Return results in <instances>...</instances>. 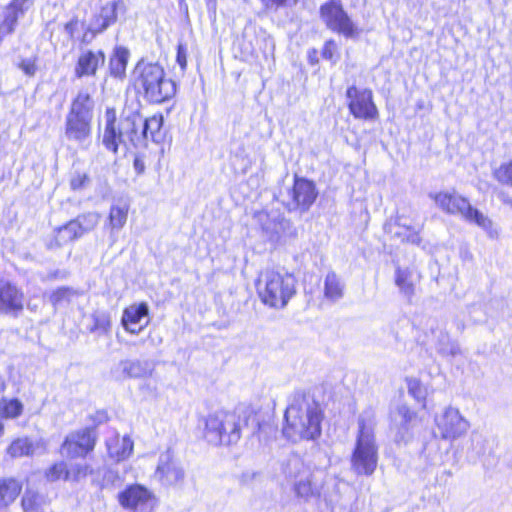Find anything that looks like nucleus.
I'll return each instance as SVG.
<instances>
[{"label":"nucleus","instance_id":"obj_1","mask_svg":"<svg viewBox=\"0 0 512 512\" xmlns=\"http://www.w3.org/2000/svg\"><path fill=\"white\" fill-rule=\"evenodd\" d=\"M284 418L283 434L291 441L315 440L321 435L323 414L319 404L310 397L294 396Z\"/></svg>","mask_w":512,"mask_h":512},{"label":"nucleus","instance_id":"obj_2","mask_svg":"<svg viewBox=\"0 0 512 512\" xmlns=\"http://www.w3.org/2000/svg\"><path fill=\"white\" fill-rule=\"evenodd\" d=\"M132 82L137 94L149 103H164L176 93L175 82L157 62L138 61L132 72Z\"/></svg>","mask_w":512,"mask_h":512},{"label":"nucleus","instance_id":"obj_3","mask_svg":"<svg viewBox=\"0 0 512 512\" xmlns=\"http://www.w3.org/2000/svg\"><path fill=\"white\" fill-rule=\"evenodd\" d=\"M376 416L372 409L364 410L358 418V432L351 454V470L357 475L371 476L378 463L375 438Z\"/></svg>","mask_w":512,"mask_h":512},{"label":"nucleus","instance_id":"obj_4","mask_svg":"<svg viewBox=\"0 0 512 512\" xmlns=\"http://www.w3.org/2000/svg\"><path fill=\"white\" fill-rule=\"evenodd\" d=\"M106 126L103 134L104 146L113 153H117L118 148L123 146L125 149L129 145H140V127L142 116L132 110H124L120 118H116V112L108 108L105 112Z\"/></svg>","mask_w":512,"mask_h":512},{"label":"nucleus","instance_id":"obj_5","mask_svg":"<svg viewBox=\"0 0 512 512\" xmlns=\"http://www.w3.org/2000/svg\"><path fill=\"white\" fill-rule=\"evenodd\" d=\"M296 292V279L292 274L269 269L261 273L258 294L265 305L282 309Z\"/></svg>","mask_w":512,"mask_h":512},{"label":"nucleus","instance_id":"obj_6","mask_svg":"<svg viewBox=\"0 0 512 512\" xmlns=\"http://www.w3.org/2000/svg\"><path fill=\"white\" fill-rule=\"evenodd\" d=\"M429 197L435 202L436 206L449 215L461 216L465 221L475 224L485 230L490 237H494L497 232L493 229L492 220L484 215L480 210L474 208L469 200L455 191H440L430 193Z\"/></svg>","mask_w":512,"mask_h":512},{"label":"nucleus","instance_id":"obj_7","mask_svg":"<svg viewBox=\"0 0 512 512\" xmlns=\"http://www.w3.org/2000/svg\"><path fill=\"white\" fill-rule=\"evenodd\" d=\"M244 422L235 412L215 411L205 420V437L214 445L236 444L241 438Z\"/></svg>","mask_w":512,"mask_h":512},{"label":"nucleus","instance_id":"obj_8","mask_svg":"<svg viewBox=\"0 0 512 512\" xmlns=\"http://www.w3.org/2000/svg\"><path fill=\"white\" fill-rule=\"evenodd\" d=\"M120 505L129 512H155L158 499L142 485H131L118 495Z\"/></svg>","mask_w":512,"mask_h":512},{"label":"nucleus","instance_id":"obj_9","mask_svg":"<svg viewBox=\"0 0 512 512\" xmlns=\"http://www.w3.org/2000/svg\"><path fill=\"white\" fill-rule=\"evenodd\" d=\"M320 12L323 21L332 31L347 38H354L359 34L358 28L339 3L335 1L326 3L321 7Z\"/></svg>","mask_w":512,"mask_h":512},{"label":"nucleus","instance_id":"obj_10","mask_svg":"<svg viewBox=\"0 0 512 512\" xmlns=\"http://www.w3.org/2000/svg\"><path fill=\"white\" fill-rule=\"evenodd\" d=\"M320 12L323 21L332 31L347 38H354L359 34L358 28L339 3L335 1L326 3L321 7Z\"/></svg>","mask_w":512,"mask_h":512},{"label":"nucleus","instance_id":"obj_11","mask_svg":"<svg viewBox=\"0 0 512 512\" xmlns=\"http://www.w3.org/2000/svg\"><path fill=\"white\" fill-rule=\"evenodd\" d=\"M320 12L323 21L332 31L347 38H354L359 34L358 28L339 3L335 1L326 3L321 7Z\"/></svg>","mask_w":512,"mask_h":512},{"label":"nucleus","instance_id":"obj_12","mask_svg":"<svg viewBox=\"0 0 512 512\" xmlns=\"http://www.w3.org/2000/svg\"><path fill=\"white\" fill-rule=\"evenodd\" d=\"M350 113L358 119L376 120L378 109L373 102V93L370 89H360L350 86L346 91Z\"/></svg>","mask_w":512,"mask_h":512},{"label":"nucleus","instance_id":"obj_13","mask_svg":"<svg viewBox=\"0 0 512 512\" xmlns=\"http://www.w3.org/2000/svg\"><path fill=\"white\" fill-rule=\"evenodd\" d=\"M154 478L164 487H178L184 483L185 471L168 450L159 456Z\"/></svg>","mask_w":512,"mask_h":512},{"label":"nucleus","instance_id":"obj_14","mask_svg":"<svg viewBox=\"0 0 512 512\" xmlns=\"http://www.w3.org/2000/svg\"><path fill=\"white\" fill-rule=\"evenodd\" d=\"M435 423L441 438L450 441L464 436L470 427L459 410L453 407H447L442 414L436 416Z\"/></svg>","mask_w":512,"mask_h":512},{"label":"nucleus","instance_id":"obj_15","mask_svg":"<svg viewBox=\"0 0 512 512\" xmlns=\"http://www.w3.org/2000/svg\"><path fill=\"white\" fill-rule=\"evenodd\" d=\"M96 444V432L93 428H84L68 434L61 445L62 455L68 458L85 457Z\"/></svg>","mask_w":512,"mask_h":512},{"label":"nucleus","instance_id":"obj_16","mask_svg":"<svg viewBox=\"0 0 512 512\" xmlns=\"http://www.w3.org/2000/svg\"><path fill=\"white\" fill-rule=\"evenodd\" d=\"M288 194L290 199L286 203L287 208L290 211L306 212L315 202L318 192L312 181L295 176L294 185Z\"/></svg>","mask_w":512,"mask_h":512},{"label":"nucleus","instance_id":"obj_17","mask_svg":"<svg viewBox=\"0 0 512 512\" xmlns=\"http://www.w3.org/2000/svg\"><path fill=\"white\" fill-rule=\"evenodd\" d=\"M25 295L14 283L0 279V314L17 318L24 310Z\"/></svg>","mask_w":512,"mask_h":512},{"label":"nucleus","instance_id":"obj_18","mask_svg":"<svg viewBox=\"0 0 512 512\" xmlns=\"http://www.w3.org/2000/svg\"><path fill=\"white\" fill-rule=\"evenodd\" d=\"M415 418L416 414L404 404L398 405L391 412V429L395 432L394 438L397 443H406L411 439L412 422Z\"/></svg>","mask_w":512,"mask_h":512},{"label":"nucleus","instance_id":"obj_19","mask_svg":"<svg viewBox=\"0 0 512 512\" xmlns=\"http://www.w3.org/2000/svg\"><path fill=\"white\" fill-rule=\"evenodd\" d=\"M121 0H113L105 3L99 13L95 14L88 25L87 32L84 34V40L91 33V37L96 34L104 32L109 26L114 24L117 20V10L122 5Z\"/></svg>","mask_w":512,"mask_h":512},{"label":"nucleus","instance_id":"obj_20","mask_svg":"<svg viewBox=\"0 0 512 512\" xmlns=\"http://www.w3.org/2000/svg\"><path fill=\"white\" fill-rule=\"evenodd\" d=\"M154 370L155 364L151 360L126 359L118 363L113 374L117 379L148 378Z\"/></svg>","mask_w":512,"mask_h":512},{"label":"nucleus","instance_id":"obj_21","mask_svg":"<svg viewBox=\"0 0 512 512\" xmlns=\"http://www.w3.org/2000/svg\"><path fill=\"white\" fill-rule=\"evenodd\" d=\"M105 63V54L102 50H83L78 56L74 67V76L78 79L93 77L98 69Z\"/></svg>","mask_w":512,"mask_h":512},{"label":"nucleus","instance_id":"obj_22","mask_svg":"<svg viewBox=\"0 0 512 512\" xmlns=\"http://www.w3.org/2000/svg\"><path fill=\"white\" fill-rule=\"evenodd\" d=\"M149 307L146 303L134 304L127 307L122 316V324L124 328L132 333H139L146 325H148Z\"/></svg>","mask_w":512,"mask_h":512},{"label":"nucleus","instance_id":"obj_23","mask_svg":"<svg viewBox=\"0 0 512 512\" xmlns=\"http://www.w3.org/2000/svg\"><path fill=\"white\" fill-rule=\"evenodd\" d=\"M92 120L67 114L65 120V136L68 140L84 142L91 135Z\"/></svg>","mask_w":512,"mask_h":512},{"label":"nucleus","instance_id":"obj_24","mask_svg":"<svg viewBox=\"0 0 512 512\" xmlns=\"http://www.w3.org/2000/svg\"><path fill=\"white\" fill-rule=\"evenodd\" d=\"M94 100L88 88L82 89L71 103L68 114L92 120Z\"/></svg>","mask_w":512,"mask_h":512},{"label":"nucleus","instance_id":"obj_25","mask_svg":"<svg viewBox=\"0 0 512 512\" xmlns=\"http://www.w3.org/2000/svg\"><path fill=\"white\" fill-rule=\"evenodd\" d=\"M76 224L71 220L55 230L53 238L47 243L49 249H58L80 238Z\"/></svg>","mask_w":512,"mask_h":512},{"label":"nucleus","instance_id":"obj_26","mask_svg":"<svg viewBox=\"0 0 512 512\" xmlns=\"http://www.w3.org/2000/svg\"><path fill=\"white\" fill-rule=\"evenodd\" d=\"M163 125V117L161 115H154L144 119L142 117V124L140 127V142L143 144L147 140L159 142L162 139L161 128Z\"/></svg>","mask_w":512,"mask_h":512},{"label":"nucleus","instance_id":"obj_27","mask_svg":"<svg viewBox=\"0 0 512 512\" xmlns=\"http://www.w3.org/2000/svg\"><path fill=\"white\" fill-rule=\"evenodd\" d=\"M129 205L126 202L118 201L117 203L112 204L109 216L108 223L111 228V237H113L112 243L116 241L114 237V232L121 230L128 218Z\"/></svg>","mask_w":512,"mask_h":512},{"label":"nucleus","instance_id":"obj_28","mask_svg":"<svg viewBox=\"0 0 512 512\" xmlns=\"http://www.w3.org/2000/svg\"><path fill=\"white\" fill-rule=\"evenodd\" d=\"M22 490V483L15 478L0 479V509L12 504Z\"/></svg>","mask_w":512,"mask_h":512},{"label":"nucleus","instance_id":"obj_29","mask_svg":"<svg viewBox=\"0 0 512 512\" xmlns=\"http://www.w3.org/2000/svg\"><path fill=\"white\" fill-rule=\"evenodd\" d=\"M42 447L41 442H33L27 437H21L13 440L7 447L6 453L11 458H19L24 456H32L36 450Z\"/></svg>","mask_w":512,"mask_h":512},{"label":"nucleus","instance_id":"obj_30","mask_svg":"<svg viewBox=\"0 0 512 512\" xmlns=\"http://www.w3.org/2000/svg\"><path fill=\"white\" fill-rule=\"evenodd\" d=\"M419 281V275L414 271L406 268L396 270L395 283L399 287L401 293L411 299L415 293V285Z\"/></svg>","mask_w":512,"mask_h":512},{"label":"nucleus","instance_id":"obj_31","mask_svg":"<svg viewBox=\"0 0 512 512\" xmlns=\"http://www.w3.org/2000/svg\"><path fill=\"white\" fill-rule=\"evenodd\" d=\"M108 454L115 461H122L127 459L133 451V441L125 436L123 438H116L107 443Z\"/></svg>","mask_w":512,"mask_h":512},{"label":"nucleus","instance_id":"obj_32","mask_svg":"<svg viewBox=\"0 0 512 512\" xmlns=\"http://www.w3.org/2000/svg\"><path fill=\"white\" fill-rule=\"evenodd\" d=\"M130 53L125 47H116L109 61L110 73L115 78H123L126 74V67Z\"/></svg>","mask_w":512,"mask_h":512},{"label":"nucleus","instance_id":"obj_33","mask_svg":"<svg viewBox=\"0 0 512 512\" xmlns=\"http://www.w3.org/2000/svg\"><path fill=\"white\" fill-rule=\"evenodd\" d=\"M345 285L340 277L333 271L329 272L324 280V297L331 301L337 302L344 296Z\"/></svg>","mask_w":512,"mask_h":512},{"label":"nucleus","instance_id":"obj_34","mask_svg":"<svg viewBox=\"0 0 512 512\" xmlns=\"http://www.w3.org/2000/svg\"><path fill=\"white\" fill-rule=\"evenodd\" d=\"M31 5V0H13L8 6L2 28L12 32L18 17Z\"/></svg>","mask_w":512,"mask_h":512},{"label":"nucleus","instance_id":"obj_35","mask_svg":"<svg viewBox=\"0 0 512 512\" xmlns=\"http://www.w3.org/2000/svg\"><path fill=\"white\" fill-rule=\"evenodd\" d=\"M47 503V499L44 495L29 488L25 490L21 500L24 512H44V507Z\"/></svg>","mask_w":512,"mask_h":512},{"label":"nucleus","instance_id":"obj_36","mask_svg":"<svg viewBox=\"0 0 512 512\" xmlns=\"http://www.w3.org/2000/svg\"><path fill=\"white\" fill-rule=\"evenodd\" d=\"M258 217L260 221L265 220V222L262 224V229L265 231L271 241L278 240L284 227L288 226L289 224L284 220H270L269 216L265 213H260Z\"/></svg>","mask_w":512,"mask_h":512},{"label":"nucleus","instance_id":"obj_37","mask_svg":"<svg viewBox=\"0 0 512 512\" xmlns=\"http://www.w3.org/2000/svg\"><path fill=\"white\" fill-rule=\"evenodd\" d=\"M311 472L305 473L298 480L294 481V491L296 495L305 500L315 495L316 490L312 485Z\"/></svg>","mask_w":512,"mask_h":512},{"label":"nucleus","instance_id":"obj_38","mask_svg":"<svg viewBox=\"0 0 512 512\" xmlns=\"http://www.w3.org/2000/svg\"><path fill=\"white\" fill-rule=\"evenodd\" d=\"M309 471L310 470L304 465L303 461L297 456L289 458L284 468L286 477L294 481L298 480Z\"/></svg>","mask_w":512,"mask_h":512},{"label":"nucleus","instance_id":"obj_39","mask_svg":"<svg viewBox=\"0 0 512 512\" xmlns=\"http://www.w3.org/2000/svg\"><path fill=\"white\" fill-rule=\"evenodd\" d=\"M23 412V404L18 399L0 401V417L15 419Z\"/></svg>","mask_w":512,"mask_h":512},{"label":"nucleus","instance_id":"obj_40","mask_svg":"<svg viewBox=\"0 0 512 512\" xmlns=\"http://www.w3.org/2000/svg\"><path fill=\"white\" fill-rule=\"evenodd\" d=\"M72 221L76 224L77 231L79 232L80 236H83L85 233L93 230L97 226L99 222V215L97 213L89 212L79 215Z\"/></svg>","mask_w":512,"mask_h":512},{"label":"nucleus","instance_id":"obj_41","mask_svg":"<svg viewBox=\"0 0 512 512\" xmlns=\"http://www.w3.org/2000/svg\"><path fill=\"white\" fill-rule=\"evenodd\" d=\"M91 318L93 320V325L90 328L91 332H97L100 335L109 332L111 327V319L109 313L97 310L93 312Z\"/></svg>","mask_w":512,"mask_h":512},{"label":"nucleus","instance_id":"obj_42","mask_svg":"<svg viewBox=\"0 0 512 512\" xmlns=\"http://www.w3.org/2000/svg\"><path fill=\"white\" fill-rule=\"evenodd\" d=\"M93 473V468L87 463H72L66 472V481L79 482Z\"/></svg>","mask_w":512,"mask_h":512},{"label":"nucleus","instance_id":"obj_43","mask_svg":"<svg viewBox=\"0 0 512 512\" xmlns=\"http://www.w3.org/2000/svg\"><path fill=\"white\" fill-rule=\"evenodd\" d=\"M76 294L73 288L59 287L49 295V301L54 307H57L63 301L69 302Z\"/></svg>","mask_w":512,"mask_h":512},{"label":"nucleus","instance_id":"obj_44","mask_svg":"<svg viewBox=\"0 0 512 512\" xmlns=\"http://www.w3.org/2000/svg\"><path fill=\"white\" fill-rule=\"evenodd\" d=\"M90 184V177L89 175L80 170H74L71 173L69 185L70 188L74 191L83 190Z\"/></svg>","mask_w":512,"mask_h":512},{"label":"nucleus","instance_id":"obj_45","mask_svg":"<svg viewBox=\"0 0 512 512\" xmlns=\"http://www.w3.org/2000/svg\"><path fill=\"white\" fill-rule=\"evenodd\" d=\"M494 177L498 182L512 186V162L501 164L494 171Z\"/></svg>","mask_w":512,"mask_h":512},{"label":"nucleus","instance_id":"obj_46","mask_svg":"<svg viewBox=\"0 0 512 512\" xmlns=\"http://www.w3.org/2000/svg\"><path fill=\"white\" fill-rule=\"evenodd\" d=\"M68 471V466L65 462H59L50 467L46 472V477L49 481H57L59 479H64L66 481V472Z\"/></svg>","mask_w":512,"mask_h":512},{"label":"nucleus","instance_id":"obj_47","mask_svg":"<svg viewBox=\"0 0 512 512\" xmlns=\"http://www.w3.org/2000/svg\"><path fill=\"white\" fill-rule=\"evenodd\" d=\"M446 345H439L438 352L445 356H456L461 353L460 346L455 341L450 340L448 334H443Z\"/></svg>","mask_w":512,"mask_h":512},{"label":"nucleus","instance_id":"obj_48","mask_svg":"<svg viewBox=\"0 0 512 512\" xmlns=\"http://www.w3.org/2000/svg\"><path fill=\"white\" fill-rule=\"evenodd\" d=\"M408 393L418 401H421L425 398L424 389L422 388L421 383L416 379H411L408 381Z\"/></svg>","mask_w":512,"mask_h":512},{"label":"nucleus","instance_id":"obj_49","mask_svg":"<svg viewBox=\"0 0 512 512\" xmlns=\"http://www.w3.org/2000/svg\"><path fill=\"white\" fill-rule=\"evenodd\" d=\"M18 67L24 72L27 76H34L37 71L36 59L35 58H27L21 60L18 64Z\"/></svg>","mask_w":512,"mask_h":512},{"label":"nucleus","instance_id":"obj_50","mask_svg":"<svg viewBox=\"0 0 512 512\" xmlns=\"http://www.w3.org/2000/svg\"><path fill=\"white\" fill-rule=\"evenodd\" d=\"M267 9L277 10L281 7L293 6L298 0H261Z\"/></svg>","mask_w":512,"mask_h":512},{"label":"nucleus","instance_id":"obj_51","mask_svg":"<svg viewBox=\"0 0 512 512\" xmlns=\"http://www.w3.org/2000/svg\"><path fill=\"white\" fill-rule=\"evenodd\" d=\"M176 61L180 66L181 70L184 71L187 66V48L182 43L178 44Z\"/></svg>","mask_w":512,"mask_h":512},{"label":"nucleus","instance_id":"obj_52","mask_svg":"<svg viewBox=\"0 0 512 512\" xmlns=\"http://www.w3.org/2000/svg\"><path fill=\"white\" fill-rule=\"evenodd\" d=\"M260 474L256 471L247 470L239 476L241 485H250L259 478Z\"/></svg>","mask_w":512,"mask_h":512},{"label":"nucleus","instance_id":"obj_53","mask_svg":"<svg viewBox=\"0 0 512 512\" xmlns=\"http://www.w3.org/2000/svg\"><path fill=\"white\" fill-rule=\"evenodd\" d=\"M336 44L333 41H327L322 51V57L327 60H332L336 52Z\"/></svg>","mask_w":512,"mask_h":512},{"label":"nucleus","instance_id":"obj_54","mask_svg":"<svg viewBox=\"0 0 512 512\" xmlns=\"http://www.w3.org/2000/svg\"><path fill=\"white\" fill-rule=\"evenodd\" d=\"M422 226L423 225H420L417 231H413L412 233H410L407 236L406 241L409 243L415 244V245H419L421 243V237L419 236V231L421 230Z\"/></svg>","mask_w":512,"mask_h":512},{"label":"nucleus","instance_id":"obj_55","mask_svg":"<svg viewBox=\"0 0 512 512\" xmlns=\"http://www.w3.org/2000/svg\"><path fill=\"white\" fill-rule=\"evenodd\" d=\"M67 277V273L65 271L56 270L54 272L49 273L44 281L53 280V279H65Z\"/></svg>","mask_w":512,"mask_h":512},{"label":"nucleus","instance_id":"obj_56","mask_svg":"<svg viewBox=\"0 0 512 512\" xmlns=\"http://www.w3.org/2000/svg\"><path fill=\"white\" fill-rule=\"evenodd\" d=\"M134 168L137 171L138 174H141L144 172L145 166L141 159L135 158L134 160Z\"/></svg>","mask_w":512,"mask_h":512},{"label":"nucleus","instance_id":"obj_57","mask_svg":"<svg viewBox=\"0 0 512 512\" xmlns=\"http://www.w3.org/2000/svg\"><path fill=\"white\" fill-rule=\"evenodd\" d=\"M396 223H397L398 226L406 228L407 230H411L412 229L410 226H408L406 224V222L404 221L403 216H398L397 219H396Z\"/></svg>","mask_w":512,"mask_h":512},{"label":"nucleus","instance_id":"obj_58","mask_svg":"<svg viewBox=\"0 0 512 512\" xmlns=\"http://www.w3.org/2000/svg\"><path fill=\"white\" fill-rule=\"evenodd\" d=\"M443 334H446V333L445 332L440 333L438 343H437V348L439 347V345H446V340L443 338Z\"/></svg>","mask_w":512,"mask_h":512},{"label":"nucleus","instance_id":"obj_59","mask_svg":"<svg viewBox=\"0 0 512 512\" xmlns=\"http://www.w3.org/2000/svg\"><path fill=\"white\" fill-rule=\"evenodd\" d=\"M4 433H5V426H4V424L0 421V439L4 436Z\"/></svg>","mask_w":512,"mask_h":512},{"label":"nucleus","instance_id":"obj_60","mask_svg":"<svg viewBox=\"0 0 512 512\" xmlns=\"http://www.w3.org/2000/svg\"><path fill=\"white\" fill-rule=\"evenodd\" d=\"M72 25H73L72 22L67 23L66 26H65L66 31H71L72 30Z\"/></svg>","mask_w":512,"mask_h":512},{"label":"nucleus","instance_id":"obj_61","mask_svg":"<svg viewBox=\"0 0 512 512\" xmlns=\"http://www.w3.org/2000/svg\"><path fill=\"white\" fill-rule=\"evenodd\" d=\"M443 475L447 476V477H451L452 476V471L451 470H445L443 472Z\"/></svg>","mask_w":512,"mask_h":512},{"label":"nucleus","instance_id":"obj_62","mask_svg":"<svg viewBox=\"0 0 512 512\" xmlns=\"http://www.w3.org/2000/svg\"><path fill=\"white\" fill-rule=\"evenodd\" d=\"M27 308H28V309H30V310H34V309L30 306V304H28V305H27Z\"/></svg>","mask_w":512,"mask_h":512}]
</instances>
